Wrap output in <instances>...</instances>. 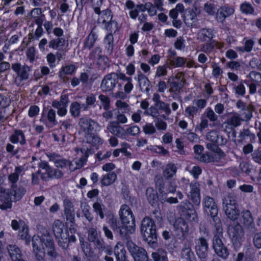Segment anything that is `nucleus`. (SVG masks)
I'll return each instance as SVG.
<instances>
[{
  "label": "nucleus",
  "instance_id": "obj_1",
  "mask_svg": "<svg viewBox=\"0 0 261 261\" xmlns=\"http://www.w3.org/2000/svg\"><path fill=\"white\" fill-rule=\"evenodd\" d=\"M80 133L84 136L85 142L92 146L102 144L103 141L95 132L100 128L98 122L88 117H82L78 123Z\"/></svg>",
  "mask_w": 261,
  "mask_h": 261
},
{
  "label": "nucleus",
  "instance_id": "obj_2",
  "mask_svg": "<svg viewBox=\"0 0 261 261\" xmlns=\"http://www.w3.org/2000/svg\"><path fill=\"white\" fill-rule=\"evenodd\" d=\"M214 236L212 240V247L215 254L222 259H227L229 252L227 247L223 244L222 241L223 230L221 226L215 227Z\"/></svg>",
  "mask_w": 261,
  "mask_h": 261
},
{
  "label": "nucleus",
  "instance_id": "obj_3",
  "mask_svg": "<svg viewBox=\"0 0 261 261\" xmlns=\"http://www.w3.org/2000/svg\"><path fill=\"white\" fill-rule=\"evenodd\" d=\"M119 215L127 236L133 233L135 231V217L129 207L125 204L122 205L119 211Z\"/></svg>",
  "mask_w": 261,
  "mask_h": 261
},
{
  "label": "nucleus",
  "instance_id": "obj_4",
  "mask_svg": "<svg viewBox=\"0 0 261 261\" xmlns=\"http://www.w3.org/2000/svg\"><path fill=\"white\" fill-rule=\"evenodd\" d=\"M141 233L143 239L148 244L153 245L157 241L156 227L153 221L149 218H145L142 221Z\"/></svg>",
  "mask_w": 261,
  "mask_h": 261
},
{
  "label": "nucleus",
  "instance_id": "obj_5",
  "mask_svg": "<svg viewBox=\"0 0 261 261\" xmlns=\"http://www.w3.org/2000/svg\"><path fill=\"white\" fill-rule=\"evenodd\" d=\"M204 211L209 214L213 219L215 227L222 225L220 219L218 217V210L213 198L205 196L202 200Z\"/></svg>",
  "mask_w": 261,
  "mask_h": 261
},
{
  "label": "nucleus",
  "instance_id": "obj_6",
  "mask_svg": "<svg viewBox=\"0 0 261 261\" xmlns=\"http://www.w3.org/2000/svg\"><path fill=\"white\" fill-rule=\"evenodd\" d=\"M64 224L60 220H56L53 226V230L58 240L59 245L63 249L68 247V231L67 229L63 230Z\"/></svg>",
  "mask_w": 261,
  "mask_h": 261
},
{
  "label": "nucleus",
  "instance_id": "obj_7",
  "mask_svg": "<svg viewBox=\"0 0 261 261\" xmlns=\"http://www.w3.org/2000/svg\"><path fill=\"white\" fill-rule=\"evenodd\" d=\"M12 69L16 73L14 79L15 83L18 85H22L24 81L29 78V72L30 68L27 65L21 66L19 63H15L12 65Z\"/></svg>",
  "mask_w": 261,
  "mask_h": 261
},
{
  "label": "nucleus",
  "instance_id": "obj_8",
  "mask_svg": "<svg viewBox=\"0 0 261 261\" xmlns=\"http://www.w3.org/2000/svg\"><path fill=\"white\" fill-rule=\"evenodd\" d=\"M227 233L234 244H240L244 237V230L238 223L233 222L228 227Z\"/></svg>",
  "mask_w": 261,
  "mask_h": 261
},
{
  "label": "nucleus",
  "instance_id": "obj_9",
  "mask_svg": "<svg viewBox=\"0 0 261 261\" xmlns=\"http://www.w3.org/2000/svg\"><path fill=\"white\" fill-rule=\"evenodd\" d=\"M39 166L45 170V172L42 173L41 175V178L43 180H47L50 178H59L63 175V173L61 170L53 169L46 162H41L39 164Z\"/></svg>",
  "mask_w": 261,
  "mask_h": 261
},
{
  "label": "nucleus",
  "instance_id": "obj_10",
  "mask_svg": "<svg viewBox=\"0 0 261 261\" xmlns=\"http://www.w3.org/2000/svg\"><path fill=\"white\" fill-rule=\"evenodd\" d=\"M43 242L44 247L43 250L52 259L56 258L58 256V253L55 248L54 242L52 237L48 233L44 234L43 236Z\"/></svg>",
  "mask_w": 261,
  "mask_h": 261
},
{
  "label": "nucleus",
  "instance_id": "obj_11",
  "mask_svg": "<svg viewBox=\"0 0 261 261\" xmlns=\"http://www.w3.org/2000/svg\"><path fill=\"white\" fill-rule=\"evenodd\" d=\"M170 84V92H177L181 90L185 84V79L182 72H178L175 76H171L168 79Z\"/></svg>",
  "mask_w": 261,
  "mask_h": 261
},
{
  "label": "nucleus",
  "instance_id": "obj_12",
  "mask_svg": "<svg viewBox=\"0 0 261 261\" xmlns=\"http://www.w3.org/2000/svg\"><path fill=\"white\" fill-rule=\"evenodd\" d=\"M43 236L40 238L39 236L34 235L32 238V246L33 252L36 257L39 260H42L44 256V252L43 251Z\"/></svg>",
  "mask_w": 261,
  "mask_h": 261
},
{
  "label": "nucleus",
  "instance_id": "obj_13",
  "mask_svg": "<svg viewBox=\"0 0 261 261\" xmlns=\"http://www.w3.org/2000/svg\"><path fill=\"white\" fill-rule=\"evenodd\" d=\"M174 227L175 234L179 239H185L186 238L189 231V227L184 218L177 219L174 224Z\"/></svg>",
  "mask_w": 261,
  "mask_h": 261
},
{
  "label": "nucleus",
  "instance_id": "obj_14",
  "mask_svg": "<svg viewBox=\"0 0 261 261\" xmlns=\"http://www.w3.org/2000/svg\"><path fill=\"white\" fill-rule=\"evenodd\" d=\"M118 83L116 73H111L106 75L102 80L100 88L102 91L109 92L112 90Z\"/></svg>",
  "mask_w": 261,
  "mask_h": 261
},
{
  "label": "nucleus",
  "instance_id": "obj_15",
  "mask_svg": "<svg viewBox=\"0 0 261 261\" xmlns=\"http://www.w3.org/2000/svg\"><path fill=\"white\" fill-rule=\"evenodd\" d=\"M40 121L49 128L56 126L57 123L56 113L53 109H49L46 113L42 114Z\"/></svg>",
  "mask_w": 261,
  "mask_h": 261
},
{
  "label": "nucleus",
  "instance_id": "obj_16",
  "mask_svg": "<svg viewBox=\"0 0 261 261\" xmlns=\"http://www.w3.org/2000/svg\"><path fill=\"white\" fill-rule=\"evenodd\" d=\"M208 244L203 237L199 238L196 241L195 250L197 255L200 258H205L207 255Z\"/></svg>",
  "mask_w": 261,
  "mask_h": 261
},
{
  "label": "nucleus",
  "instance_id": "obj_17",
  "mask_svg": "<svg viewBox=\"0 0 261 261\" xmlns=\"http://www.w3.org/2000/svg\"><path fill=\"white\" fill-rule=\"evenodd\" d=\"M241 220L245 228L251 231L255 230L254 219L249 210H244L242 211Z\"/></svg>",
  "mask_w": 261,
  "mask_h": 261
},
{
  "label": "nucleus",
  "instance_id": "obj_18",
  "mask_svg": "<svg viewBox=\"0 0 261 261\" xmlns=\"http://www.w3.org/2000/svg\"><path fill=\"white\" fill-rule=\"evenodd\" d=\"M190 197L191 200L195 205L199 206L201 201L199 183L196 181H192L190 184Z\"/></svg>",
  "mask_w": 261,
  "mask_h": 261
},
{
  "label": "nucleus",
  "instance_id": "obj_19",
  "mask_svg": "<svg viewBox=\"0 0 261 261\" xmlns=\"http://www.w3.org/2000/svg\"><path fill=\"white\" fill-rule=\"evenodd\" d=\"M6 249L11 261H26L22 258L21 250L17 245L9 244Z\"/></svg>",
  "mask_w": 261,
  "mask_h": 261
},
{
  "label": "nucleus",
  "instance_id": "obj_20",
  "mask_svg": "<svg viewBox=\"0 0 261 261\" xmlns=\"http://www.w3.org/2000/svg\"><path fill=\"white\" fill-rule=\"evenodd\" d=\"M135 80L137 81L138 84L142 91L144 90L146 92L149 91V87L150 86V82L148 78L143 72L138 71L136 75L134 77Z\"/></svg>",
  "mask_w": 261,
  "mask_h": 261
},
{
  "label": "nucleus",
  "instance_id": "obj_21",
  "mask_svg": "<svg viewBox=\"0 0 261 261\" xmlns=\"http://www.w3.org/2000/svg\"><path fill=\"white\" fill-rule=\"evenodd\" d=\"M234 9L228 6H224L218 9L216 14V19L218 21L223 22L226 18L234 13Z\"/></svg>",
  "mask_w": 261,
  "mask_h": 261
},
{
  "label": "nucleus",
  "instance_id": "obj_22",
  "mask_svg": "<svg viewBox=\"0 0 261 261\" xmlns=\"http://www.w3.org/2000/svg\"><path fill=\"white\" fill-rule=\"evenodd\" d=\"M23 169V168L22 166H17L15 168L14 171L8 175V180L11 185V189H14L17 188V182L19 180V176Z\"/></svg>",
  "mask_w": 261,
  "mask_h": 261
},
{
  "label": "nucleus",
  "instance_id": "obj_23",
  "mask_svg": "<svg viewBox=\"0 0 261 261\" xmlns=\"http://www.w3.org/2000/svg\"><path fill=\"white\" fill-rule=\"evenodd\" d=\"M109 224L114 231L119 233L122 238H126L127 239V231L125 230V227L122 225L119 226L118 225L117 219L113 215L110 216Z\"/></svg>",
  "mask_w": 261,
  "mask_h": 261
},
{
  "label": "nucleus",
  "instance_id": "obj_24",
  "mask_svg": "<svg viewBox=\"0 0 261 261\" xmlns=\"http://www.w3.org/2000/svg\"><path fill=\"white\" fill-rule=\"evenodd\" d=\"M206 139L211 142L218 145L224 144L226 140H224L222 136L219 134V133L215 130H212L208 132L206 135Z\"/></svg>",
  "mask_w": 261,
  "mask_h": 261
},
{
  "label": "nucleus",
  "instance_id": "obj_25",
  "mask_svg": "<svg viewBox=\"0 0 261 261\" xmlns=\"http://www.w3.org/2000/svg\"><path fill=\"white\" fill-rule=\"evenodd\" d=\"M64 214L66 215L67 220L72 221L74 219V206L71 201L66 199L63 201Z\"/></svg>",
  "mask_w": 261,
  "mask_h": 261
},
{
  "label": "nucleus",
  "instance_id": "obj_26",
  "mask_svg": "<svg viewBox=\"0 0 261 261\" xmlns=\"http://www.w3.org/2000/svg\"><path fill=\"white\" fill-rule=\"evenodd\" d=\"M207 147H213L210 151L211 162H218L225 157V153L220 148L216 146H212L211 144H207Z\"/></svg>",
  "mask_w": 261,
  "mask_h": 261
},
{
  "label": "nucleus",
  "instance_id": "obj_27",
  "mask_svg": "<svg viewBox=\"0 0 261 261\" xmlns=\"http://www.w3.org/2000/svg\"><path fill=\"white\" fill-rule=\"evenodd\" d=\"M126 253L123 243L118 242L114 248V254L117 261H126Z\"/></svg>",
  "mask_w": 261,
  "mask_h": 261
},
{
  "label": "nucleus",
  "instance_id": "obj_28",
  "mask_svg": "<svg viewBox=\"0 0 261 261\" xmlns=\"http://www.w3.org/2000/svg\"><path fill=\"white\" fill-rule=\"evenodd\" d=\"M50 161L54 162L56 167L64 169L68 166L70 168L71 165V162L65 159L61 158L56 155H51Z\"/></svg>",
  "mask_w": 261,
  "mask_h": 261
},
{
  "label": "nucleus",
  "instance_id": "obj_29",
  "mask_svg": "<svg viewBox=\"0 0 261 261\" xmlns=\"http://www.w3.org/2000/svg\"><path fill=\"white\" fill-rule=\"evenodd\" d=\"M42 13L43 11L40 8L35 7L31 10L30 13V17L34 20L36 24L43 23L44 15L43 14L42 15Z\"/></svg>",
  "mask_w": 261,
  "mask_h": 261
},
{
  "label": "nucleus",
  "instance_id": "obj_30",
  "mask_svg": "<svg viewBox=\"0 0 261 261\" xmlns=\"http://www.w3.org/2000/svg\"><path fill=\"white\" fill-rule=\"evenodd\" d=\"M10 141L14 144L18 142L22 145L26 143L25 136L21 130L15 129L13 134L10 137Z\"/></svg>",
  "mask_w": 261,
  "mask_h": 261
},
{
  "label": "nucleus",
  "instance_id": "obj_31",
  "mask_svg": "<svg viewBox=\"0 0 261 261\" xmlns=\"http://www.w3.org/2000/svg\"><path fill=\"white\" fill-rule=\"evenodd\" d=\"M93 212L99 216L101 219L105 217V212L106 211V207L100 199L97 200L92 204Z\"/></svg>",
  "mask_w": 261,
  "mask_h": 261
},
{
  "label": "nucleus",
  "instance_id": "obj_32",
  "mask_svg": "<svg viewBox=\"0 0 261 261\" xmlns=\"http://www.w3.org/2000/svg\"><path fill=\"white\" fill-rule=\"evenodd\" d=\"M214 36V31L211 29H202L197 33V38L201 41H208Z\"/></svg>",
  "mask_w": 261,
  "mask_h": 261
},
{
  "label": "nucleus",
  "instance_id": "obj_33",
  "mask_svg": "<svg viewBox=\"0 0 261 261\" xmlns=\"http://www.w3.org/2000/svg\"><path fill=\"white\" fill-rule=\"evenodd\" d=\"M97 14L99 15L98 23L102 25H105L107 22L111 21L113 18L111 11L109 9L105 10L102 12L100 11V13Z\"/></svg>",
  "mask_w": 261,
  "mask_h": 261
},
{
  "label": "nucleus",
  "instance_id": "obj_34",
  "mask_svg": "<svg viewBox=\"0 0 261 261\" xmlns=\"http://www.w3.org/2000/svg\"><path fill=\"white\" fill-rule=\"evenodd\" d=\"M243 121L241 117V114L238 113H233L229 118L227 119L226 123L230 126L231 127H237L241 124Z\"/></svg>",
  "mask_w": 261,
  "mask_h": 261
},
{
  "label": "nucleus",
  "instance_id": "obj_35",
  "mask_svg": "<svg viewBox=\"0 0 261 261\" xmlns=\"http://www.w3.org/2000/svg\"><path fill=\"white\" fill-rule=\"evenodd\" d=\"M243 46H237L236 49L241 53H250L251 52L253 48L254 42L251 39H244Z\"/></svg>",
  "mask_w": 261,
  "mask_h": 261
},
{
  "label": "nucleus",
  "instance_id": "obj_36",
  "mask_svg": "<svg viewBox=\"0 0 261 261\" xmlns=\"http://www.w3.org/2000/svg\"><path fill=\"white\" fill-rule=\"evenodd\" d=\"M19 238L25 242L29 245L31 241V236L29 234V230L28 226L24 223H21V229L18 233Z\"/></svg>",
  "mask_w": 261,
  "mask_h": 261
},
{
  "label": "nucleus",
  "instance_id": "obj_37",
  "mask_svg": "<svg viewBox=\"0 0 261 261\" xmlns=\"http://www.w3.org/2000/svg\"><path fill=\"white\" fill-rule=\"evenodd\" d=\"M177 172V168L173 163L168 164L163 170V175L166 179H169L173 177Z\"/></svg>",
  "mask_w": 261,
  "mask_h": 261
},
{
  "label": "nucleus",
  "instance_id": "obj_38",
  "mask_svg": "<svg viewBox=\"0 0 261 261\" xmlns=\"http://www.w3.org/2000/svg\"><path fill=\"white\" fill-rule=\"evenodd\" d=\"M107 130L112 134L119 136L123 130V128L115 121H110L107 125Z\"/></svg>",
  "mask_w": 261,
  "mask_h": 261
},
{
  "label": "nucleus",
  "instance_id": "obj_39",
  "mask_svg": "<svg viewBox=\"0 0 261 261\" xmlns=\"http://www.w3.org/2000/svg\"><path fill=\"white\" fill-rule=\"evenodd\" d=\"M116 179V174L114 172H110L102 176L101 183L104 186H108L113 184Z\"/></svg>",
  "mask_w": 261,
  "mask_h": 261
},
{
  "label": "nucleus",
  "instance_id": "obj_40",
  "mask_svg": "<svg viewBox=\"0 0 261 261\" xmlns=\"http://www.w3.org/2000/svg\"><path fill=\"white\" fill-rule=\"evenodd\" d=\"M237 206L236 197L233 194L226 195L223 199V207H225Z\"/></svg>",
  "mask_w": 261,
  "mask_h": 261
},
{
  "label": "nucleus",
  "instance_id": "obj_41",
  "mask_svg": "<svg viewBox=\"0 0 261 261\" xmlns=\"http://www.w3.org/2000/svg\"><path fill=\"white\" fill-rule=\"evenodd\" d=\"M226 215L231 220L237 219L239 215V211L237 206L227 207L223 208Z\"/></svg>",
  "mask_w": 261,
  "mask_h": 261
},
{
  "label": "nucleus",
  "instance_id": "obj_42",
  "mask_svg": "<svg viewBox=\"0 0 261 261\" xmlns=\"http://www.w3.org/2000/svg\"><path fill=\"white\" fill-rule=\"evenodd\" d=\"M151 257L153 261H168L167 252L163 249H159L156 252H152Z\"/></svg>",
  "mask_w": 261,
  "mask_h": 261
},
{
  "label": "nucleus",
  "instance_id": "obj_43",
  "mask_svg": "<svg viewBox=\"0 0 261 261\" xmlns=\"http://www.w3.org/2000/svg\"><path fill=\"white\" fill-rule=\"evenodd\" d=\"M103 44L107 53L111 54L114 47V37L112 33H109L106 36Z\"/></svg>",
  "mask_w": 261,
  "mask_h": 261
},
{
  "label": "nucleus",
  "instance_id": "obj_44",
  "mask_svg": "<svg viewBox=\"0 0 261 261\" xmlns=\"http://www.w3.org/2000/svg\"><path fill=\"white\" fill-rule=\"evenodd\" d=\"M181 257L184 261H195V257L191 248L188 246L184 247L181 250Z\"/></svg>",
  "mask_w": 261,
  "mask_h": 261
},
{
  "label": "nucleus",
  "instance_id": "obj_45",
  "mask_svg": "<svg viewBox=\"0 0 261 261\" xmlns=\"http://www.w3.org/2000/svg\"><path fill=\"white\" fill-rule=\"evenodd\" d=\"M199 11L196 8L190 10L185 17V21L186 23L192 24L197 20V15Z\"/></svg>",
  "mask_w": 261,
  "mask_h": 261
},
{
  "label": "nucleus",
  "instance_id": "obj_46",
  "mask_svg": "<svg viewBox=\"0 0 261 261\" xmlns=\"http://www.w3.org/2000/svg\"><path fill=\"white\" fill-rule=\"evenodd\" d=\"M115 106L118 113L129 114L131 112V108L129 105L121 100H118L115 103Z\"/></svg>",
  "mask_w": 261,
  "mask_h": 261
},
{
  "label": "nucleus",
  "instance_id": "obj_47",
  "mask_svg": "<svg viewBox=\"0 0 261 261\" xmlns=\"http://www.w3.org/2000/svg\"><path fill=\"white\" fill-rule=\"evenodd\" d=\"M97 38V36L96 33L91 31L85 40L84 47L90 49L94 45Z\"/></svg>",
  "mask_w": 261,
  "mask_h": 261
},
{
  "label": "nucleus",
  "instance_id": "obj_48",
  "mask_svg": "<svg viewBox=\"0 0 261 261\" xmlns=\"http://www.w3.org/2000/svg\"><path fill=\"white\" fill-rule=\"evenodd\" d=\"M76 151L79 153L80 151L83 154L82 156L80 159H75L74 161L75 163L76 164V168H80L84 166L86 163L87 158L88 156V150L85 148H82L80 149H77Z\"/></svg>",
  "mask_w": 261,
  "mask_h": 261
},
{
  "label": "nucleus",
  "instance_id": "obj_49",
  "mask_svg": "<svg viewBox=\"0 0 261 261\" xmlns=\"http://www.w3.org/2000/svg\"><path fill=\"white\" fill-rule=\"evenodd\" d=\"M240 10L242 13L246 15H253L254 13V9L252 5L246 2L240 5Z\"/></svg>",
  "mask_w": 261,
  "mask_h": 261
},
{
  "label": "nucleus",
  "instance_id": "obj_50",
  "mask_svg": "<svg viewBox=\"0 0 261 261\" xmlns=\"http://www.w3.org/2000/svg\"><path fill=\"white\" fill-rule=\"evenodd\" d=\"M4 195H6V201L2 204H0V209L2 210H6L12 207V194L9 193L8 191L5 190Z\"/></svg>",
  "mask_w": 261,
  "mask_h": 261
},
{
  "label": "nucleus",
  "instance_id": "obj_51",
  "mask_svg": "<svg viewBox=\"0 0 261 261\" xmlns=\"http://www.w3.org/2000/svg\"><path fill=\"white\" fill-rule=\"evenodd\" d=\"M182 216L185 219L191 222L197 223L198 222V216L194 209L186 211Z\"/></svg>",
  "mask_w": 261,
  "mask_h": 261
},
{
  "label": "nucleus",
  "instance_id": "obj_52",
  "mask_svg": "<svg viewBox=\"0 0 261 261\" xmlns=\"http://www.w3.org/2000/svg\"><path fill=\"white\" fill-rule=\"evenodd\" d=\"M135 261H148V256L146 250L141 248L132 255Z\"/></svg>",
  "mask_w": 261,
  "mask_h": 261
},
{
  "label": "nucleus",
  "instance_id": "obj_53",
  "mask_svg": "<svg viewBox=\"0 0 261 261\" xmlns=\"http://www.w3.org/2000/svg\"><path fill=\"white\" fill-rule=\"evenodd\" d=\"M253 110V107L251 105H248V108L242 111L241 116H242V119L243 121L248 122L252 118V111Z\"/></svg>",
  "mask_w": 261,
  "mask_h": 261
},
{
  "label": "nucleus",
  "instance_id": "obj_54",
  "mask_svg": "<svg viewBox=\"0 0 261 261\" xmlns=\"http://www.w3.org/2000/svg\"><path fill=\"white\" fill-rule=\"evenodd\" d=\"M69 112L73 117H78L80 115V103L77 101L72 102L70 106Z\"/></svg>",
  "mask_w": 261,
  "mask_h": 261
},
{
  "label": "nucleus",
  "instance_id": "obj_55",
  "mask_svg": "<svg viewBox=\"0 0 261 261\" xmlns=\"http://www.w3.org/2000/svg\"><path fill=\"white\" fill-rule=\"evenodd\" d=\"M75 67L74 65L71 64L62 67L60 71V76L64 77L65 75L72 74L75 70Z\"/></svg>",
  "mask_w": 261,
  "mask_h": 261
},
{
  "label": "nucleus",
  "instance_id": "obj_56",
  "mask_svg": "<svg viewBox=\"0 0 261 261\" xmlns=\"http://www.w3.org/2000/svg\"><path fill=\"white\" fill-rule=\"evenodd\" d=\"M186 63V59L181 57H176L169 62L170 66L174 67H183Z\"/></svg>",
  "mask_w": 261,
  "mask_h": 261
},
{
  "label": "nucleus",
  "instance_id": "obj_57",
  "mask_svg": "<svg viewBox=\"0 0 261 261\" xmlns=\"http://www.w3.org/2000/svg\"><path fill=\"white\" fill-rule=\"evenodd\" d=\"M143 132L145 135H152L156 132L155 125L152 123H146L142 126Z\"/></svg>",
  "mask_w": 261,
  "mask_h": 261
},
{
  "label": "nucleus",
  "instance_id": "obj_58",
  "mask_svg": "<svg viewBox=\"0 0 261 261\" xmlns=\"http://www.w3.org/2000/svg\"><path fill=\"white\" fill-rule=\"evenodd\" d=\"M168 67L167 65H160L156 67L155 77H161L167 75Z\"/></svg>",
  "mask_w": 261,
  "mask_h": 261
},
{
  "label": "nucleus",
  "instance_id": "obj_59",
  "mask_svg": "<svg viewBox=\"0 0 261 261\" xmlns=\"http://www.w3.org/2000/svg\"><path fill=\"white\" fill-rule=\"evenodd\" d=\"M154 106L159 110L163 111L167 115H169L171 113V111L169 108V105L168 103L161 101L158 103H154Z\"/></svg>",
  "mask_w": 261,
  "mask_h": 261
},
{
  "label": "nucleus",
  "instance_id": "obj_60",
  "mask_svg": "<svg viewBox=\"0 0 261 261\" xmlns=\"http://www.w3.org/2000/svg\"><path fill=\"white\" fill-rule=\"evenodd\" d=\"M12 190L13 192L14 199L16 200L20 199L26 192L25 189L23 187H19L17 189Z\"/></svg>",
  "mask_w": 261,
  "mask_h": 261
},
{
  "label": "nucleus",
  "instance_id": "obj_61",
  "mask_svg": "<svg viewBox=\"0 0 261 261\" xmlns=\"http://www.w3.org/2000/svg\"><path fill=\"white\" fill-rule=\"evenodd\" d=\"M204 114L211 122H215L218 119V115L211 108H207L205 110Z\"/></svg>",
  "mask_w": 261,
  "mask_h": 261
},
{
  "label": "nucleus",
  "instance_id": "obj_62",
  "mask_svg": "<svg viewBox=\"0 0 261 261\" xmlns=\"http://www.w3.org/2000/svg\"><path fill=\"white\" fill-rule=\"evenodd\" d=\"M250 78L252 83H261V73L255 71H252L246 76Z\"/></svg>",
  "mask_w": 261,
  "mask_h": 261
},
{
  "label": "nucleus",
  "instance_id": "obj_63",
  "mask_svg": "<svg viewBox=\"0 0 261 261\" xmlns=\"http://www.w3.org/2000/svg\"><path fill=\"white\" fill-rule=\"evenodd\" d=\"M154 125L156 130L160 132L165 131L168 127L167 123L160 118H158L154 121Z\"/></svg>",
  "mask_w": 261,
  "mask_h": 261
},
{
  "label": "nucleus",
  "instance_id": "obj_64",
  "mask_svg": "<svg viewBox=\"0 0 261 261\" xmlns=\"http://www.w3.org/2000/svg\"><path fill=\"white\" fill-rule=\"evenodd\" d=\"M103 109L108 110L110 108V99L107 96L100 94L98 97Z\"/></svg>",
  "mask_w": 261,
  "mask_h": 261
}]
</instances>
